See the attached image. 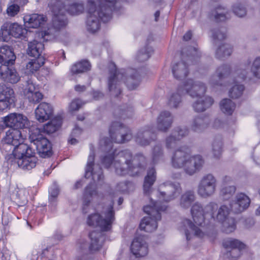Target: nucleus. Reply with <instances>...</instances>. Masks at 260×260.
Segmentation results:
<instances>
[{"label":"nucleus","mask_w":260,"mask_h":260,"mask_svg":"<svg viewBox=\"0 0 260 260\" xmlns=\"http://www.w3.org/2000/svg\"><path fill=\"white\" fill-rule=\"evenodd\" d=\"M10 32L11 36L16 38L23 39L25 38V35L27 33L26 29L23 28L22 26L17 23H11Z\"/></svg>","instance_id":"49530a36"},{"label":"nucleus","mask_w":260,"mask_h":260,"mask_svg":"<svg viewBox=\"0 0 260 260\" xmlns=\"http://www.w3.org/2000/svg\"><path fill=\"white\" fill-rule=\"evenodd\" d=\"M20 8L17 4H13L10 6L7 10L9 16H14L19 12Z\"/></svg>","instance_id":"774afa93"},{"label":"nucleus","mask_w":260,"mask_h":260,"mask_svg":"<svg viewBox=\"0 0 260 260\" xmlns=\"http://www.w3.org/2000/svg\"><path fill=\"white\" fill-rule=\"evenodd\" d=\"M223 246L226 248H231L230 255L233 258L236 259L240 256L241 250L244 248L245 244L239 240L232 238L225 239L223 242Z\"/></svg>","instance_id":"cd10ccee"},{"label":"nucleus","mask_w":260,"mask_h":260,"mask_svg":"<svg viewBox=\"0 0 260 260\" xmlns=\"http://www.w3.org/2000/svg\"><path fill=\"white\" fill-rule=\"evenodd\" d=\"M222 141L220 137H216L212 145V150L214 156L219 158L221 154Z\"/></svg>","instance_id":"5fc2aeb1"},{"label":"nucleus","mask_w":260,"mask_h":260,"mask_svg":"<svg viewBox=\"0 0 260 260\" xmlns=\"http://www.w3.org/2000/svg\"><path fill=\"white\" fill-rule=\"evenodd\" d=\"M67 24V19L64 13L53 15L52 18V27L47 30L41 31L39 36L46 41L55 39L60 29L64 28Z\"/></svg>","instance_id":"ddd939ff"},{"label":"nucleus","mask_w":260,"mask_h":260,"mask_svg":"<svg viewBox=\"0 0 260 260\" xmlns=\"http://www.w3.org/2000/svg\"><path fill=\"white\" fill-rule=\"evenodd\" d=\"M172 71L174 78L177 80L184 79L189 73L187 66L183 61H179L173 64Z\"/></svg>","instance_id":"f704fd0d"},{"label":"nucleus","mask_w":260,"mask_h":260,"mask_svg":"<svg viewBox=\"0 0 260 260\" xmlns=\"http://www.w3.org/2000/svg\"><path fill=\"white\" fill-rule=\"evenodd\" d=\"M134 113V110L132 106H126L122 109L118 108L115 110V114L122 119L132 117Z\"/></svg>","instance_id":"864d4df0"},{"label":"nucleus","mask_w":260,"mask_h":260,"mask_svg":"<svg viewBox=\"0 0 260 260\" xmlns=\"http://www.w3.org/2000/svg\"><path fill=\"white\" fill-rule=\"evenodd\" d=\"M184 90L182 85L177 88L176 91L171 93L168 97L167 104L170 109H177L182 102V91Z\"/></svg>","instance_id":"2f4dec72"},{"label":"nucleus","mask_w":260,"mask_h":260,"mask_svg":"<svg viewBox=\"0 0 260 260\" xmlns=\"http://www.w3.org/2000/svg\"><path fill=\"white\" fill-rule=\"evenodd\" d=\"M61 124V117L60 116H56L50 121L44 125L43 131L48 134H52L59 128Z\"/></svg>","instance_id":"79ce46f5"},{"label":"nucleus","mask_w":260,"mask_h":260,"mask_svg":"<svg viewBox=\"0 0 260 260\" xmlns=\"http://www.w3.org/2000/svg\"><path fill=\"white\" fill-rule=\"evenodd\" d=\"M15 94L12 88L5 84L0 86V111H3L14 104Z\"/></svg>","instance_id":"aec40b11"},{"label":"nucleus","mask_w":260,"mask_h":260,"mask_svg":"<svg viewBox=\"0 0 260 260\" xmlns=\"http://www.w3.org/2000/svg\"><path fill=\"white\" fill-rule=\"evenodd\" d=\"M113 206L114 201L111 200L103 207L102 215L98 213L90 215L87 218V224L89 226H99L102 231H109L115 220Z\"/></svg>","instance_id":"39448f33"},{"label":"nucleus","mask_w":260,"mask_h":260,"mask_svg":"<svg viewBox=\"0 0 260 260\" xmlns=\"http://www.w3.org/2000/svg\"><path fill=\"white\" fill-rule=\"evenodd\" d=\"M233 48L232 46L228 44L220 46L216 51V57L219 59L228 57L232 54Z\"/></svg>","instance_id":"3c124183"},{"label":"nucleus","mask_w":260,"mask_h":260,"mask_svg":"<svg viewBox=\"0 0 260 260\" xmlns=\"http://www.w3.org/2000/svg\"><path fill=\"white\" fill-rule=\"evenodd\" d=\"M44 57L35 58L29 61L26 65L27 72L34 73L37 71L45 63Z\"/></svg>","instance_id":"37998d69"},{"label":"nucleus","mask_w":260,"mask_h":260,"mask_svg":"<svg viewBox=\"0 0 260 260\" xmlns=\"http://www.w3.org/2000/svg\"><path fill=\"white\" fill-rule=\"evenodd\" d=\"M91 65L88 61L83 60L73 64L71 69L72 74H78L89 71Z\"/></svg>","instance_id":"c03bdc74"},{"label":"nucleus","mask_w":260,"mask_h":260,"mask_svg":"<svg viewBox=\"0 0 260 260\" xmlns=\"http://www.w3.org/2000/svg\"><path fill=\"white\" fill-rule=\"evenodd\" d=\"M94 154L91 148L85 169V177L88 178L91 176L94 182H99L103 180L104 176L102 168L98 165L94 166Z\"/></svg>","instance_id":"a211bd4d"},{"label":"nucleus","mask_w":260,"mask_h":260,"mask_svg":"<svg viewBox=\"0 0 260 260\" xmlns=\"http://www.w3.org/2000/svg\"><path fill=\"white\" fill-rule=\"evenodd\" d=\"M211 119L209 116L202 115L193 118L190 124V129L194 132L200 133L210 125Z\"/></svg>","instance_id":"393cba45"},{"label":"nucleus","mask_w":260,"mask_h":260,"mask_svg":"<svg viewBox=\"0 0 260 260\" xmlns=\"http://www.w3.org/2000/svg\"><path fill=\"white\" fill-rule=\"evenodd\" d=\"M46 20V17L38 14L26 15L24 17V20L28 23L29 27L32 28H38L42 26Z\"/></svg>","instance_id":"4c0bfd02"},{"label":"nucleus","mask_w":260,"mask_h":260,"mask_svg":"<svg viewBox=\"0 0 260 260\" xmlns=\"http://www.w3.org/2000/svg\"><path fill=\"white\" fill-rule=\"evenodd\" d=\"M44 49V44L36 40L28 43V48L27 49V54L35 58L43 57L42 55Z\"/></svg>","instance_id":"e433bc0d"},{"label":"nucleus","mask_w":260,"mask_h":260,"mask_svg":"<svg viewBox=\"0 0 260 260\" xmlns=\"http://www.w3.org/2000/svg\"><path fill=\"white\" fill-rule=\"evenodd\" d=\"M182 191L181 185L177 182L167 181L160 184L157 190L153 191L151 196H156L157 199L150 198L151 203L160 207L162 205L161 202H169L176 199Z\"/></svg>","instance_id":"20e7f679"},{"label":"nucleus","mask_w":260,"mask_h":260,"mask_svg":"<svg viewBox=\"0 0 260 260\" xmlns=\"http://www.w3.org/2000/svg\"><path fill=\"white\" fill-rule=\"evenodd\" d=\"M48 6L53 15L64 13L66 11V5L61 0H51Z\"/></svg>","instance_id":"a18cd8bd"},{"label":"nucleus","mask_w":260,"mask_h":260,"mask_svg":"<svg viewBox=\"0 0 260 260\" xmlns=\"http://www.w3.org/2000/svg\"><path fill=\"white\" fill-rule=\"evenodd\" d=\"M110 137L105 138L100 142L104 145L102 149L109 153L102 159V162L107 168L113 165L116 173L118 175L129 174L136 176L143 172L146 166V158L142 154H138L134 158L128 150H123L117 153L112 151V142L123 143L133 138L132 131L119 122H112L109 129Z\"/></svg>","instance_id":"f257e3e1"},{"label":"nucleus","mask_w":260,"mask_h":260,"mask_svg":"<svg viewBox=\"0 0 260 260\" xmlns=\"http://www.w3.org/2000/svg\"><path fill=\"white\" fill-rule=\"evenodd\" d=\"M211 31L215 43L224 40L226 37V29L225 27L215 28L211 29Z\"/></svg>","instance_id":"8fccbe9b"},{"label":"nucleus","mask_w":260,"mask_h":260,"mask_svg":"<svg viewBox=\"0 0 260 260\" xmlns=\"http://www.w3.org/2000/svg\"><path fill=\"white\" fill-rule=\"evenodd\" d=\"M184 90L182 93H187L192 98L200 97L206 91V85L202 82L188 79L182 86Z\"/></svg>","instance_id":"dca6fc26"},{"label":"nucleus","mask_w":260,"mask_h":260,"mask_svg":"<svg viewBox=\"0 0 260 260\" xmlns=\"http://www.w3.org/2000/svg\"><path fill=\"white\" fill-rule=\"evenodd\" d=\"M84 9V7L82 3H74L66 8V11L71 15H76L82 13Z\"/></svg>","instance_id":"052dcab7"},{"label":"nucleus","mask_w":260,"mask_h":260,"mask_svg":"<svg viewBox=\"0 0 260 260\" xmlns=\"http://www.w3.org/2000/svg\"><path fill=\"white\" fill-rule=\"evenodd\" d=\"M21 137V132L15 129H9L6 133V135L0 143V149L3 153L6 155V158L8 160L13 159V154L15 151V146L17 145L18 140Z\"/></svg>","instance_id":"9d476101"},{"label":"nucleus","mask_w":260,"mask_h":260,"mask_svg":"<svg viewBox=\"0 0 260 260\" xmlns=\"http://www.w3.org/2000/svg\"><path fill=\"white\" fill-rule=\"evenodd\" d=\"M108 89L111 95L117 97L121 93L120 84L123 82L130 90L136 89L140 84L141 78L138 71L134 69H122L117 71L114 63L110 64Z\"/></svg>","instance_id":"f03ea898"},{"label":"nucleus","mask_w":260,"mask_h":260,"mask_svg":"<svg viewBox=\"0 0 260 260\" xmlns=\"http://www.w3.org/2000/svg\"><path fill=\"white\" fill-rule=\"evenodd\" d=\"M152 52V47L146 45L139 51L137 55V59L140 62L145 61L149 59Z\"/></svg>","instance_id":"603ef678"},{"label":"nucleus","mask_w":260,"mask_h":260,"mask_svg":"<svg viewBox=\"0 0 260 260\" xmlns=\"http://www.w3.org/2000/svg\"><path fill=\"white\" fill-rule=\"evenodd\" d=\"M192 104V108L196 112H203L210 108L214 103L213 99L209 96L198 97Z\"/></svg>","instance_id":"7c9ffc66"},{"label":"nucleus","mask_w":260,"mask_h":260,"mask_svg":"<svg viewBox=\"0 0 260 260\" xmlns=\"http://www.w3.org/2000/svg\"><path fill=\"white\" fill-rule=\"evenodd\" d=\"M156 171L154 167L149 168L147 174L145 177L143 185L144 192L145 194L149 193L152 186L156 180Z\"/></svg>","instance_id":"a19ab883"},{"label":"nucleus","mask_w":260,"mask_h":260,"mask_svg":"<svg viewBox=\"0 0 260 260\" xmlns=\"http://www.w3.org/2000/svg\"><path fill=\"white\" fill-rule=\"evenodd\" d=\"M166 209L165 205L160 207L151 205L144 207V211L148 215V216L144 217L140 224V228L146 232H152L157 227V221L161 219V211H164Z\"/></svg>","instance_id":"6e6552de"},{"label":"nucleus","mask_w":260,"mask_h":260,"mask_svg":"<svg viewBox=\"0 0 260 260\" xmlns=\"http://www.w3.org/2000/svg\"><path fill=\"white\" fill-rule=\"evenodd\" d=\"M11 196L19 204H22L27 202V191L23 188H15Z\"/></svg>","instance_id":"de8ad7c7"},{"label":"nucleus","mask_w":260,"mask_h":260,"mask_svg":"<svg viewBox=\"0 0 260 260\" xmlns=\"http://www.w3.org/2000/svg\"><path fill=\"white\" fill-rule=\"evenodd\" d=\"M231 72V68L229 64H223L219 67L216 70L217 75L211 77L210 83L212 85H219L220 80L229 75Z\"/></svg>","instance_id":"473e14b6"},{"label":"nucleus","mask_w":260,"mask_h":260,"mask_svg":"<svg viewBox=\"0 0 260 260\" xmlns=\"http://www.w3.org/2000/svg\"><path fill=\"white\" fill-rule=\"evenodd\" d=\"M83 104L84 103L80 99H75L70 103L69 110L71 112L78 111Z\"/></svg>","instance_id":"338daca9"},{"label":"nucleus","mask_w":260,"mask_h":260,"mask_svg":"<svg viewBox=\"0 0 260 260\" xmlns=\"http://www.w3.org/2000/svg\"><path fill=\"white\" fill-rule=\"evenodd\" d=\"M30 141L36 147L39 156L47 158L52 154L50 142L41 133L39 129L36 128L31 131L29 136Z\"/></svg>","instance_id":"1a4fd4ad"},{"label":"nucleus","mask_w":260,"mask_h":260,"mask_svg":"<svg viewBox=\"0 0 260 260\" xmlns=\"http://www.w3.org/2000/svg\"><path fill=\"white\" fill-rule=\"evenodd\" d=\"M59 192V189L58 185L54 183L51 187L49 198V202L52 206L55 205Z\"/></svg>","instance_id":"69168bd1"},{"label":"nucleus","mask_w":260,"mask_h":260,"mask_svg":"<svg viewBox=\"0 0 260 260\" xmlns=\"http://www.w3.org/2000/svg\"><path fill=\"white\" fill-rule=\"evenodd\" d=\"M174 117L169 111H161L157 118V128L162 132H167L171 127Z\"/></svg>","instance_id":"b1692460"},{"label":"nucleus","mask_w":260,"mask_h":260,"mask_svg":"<svg viewBox=\"0 0 260 260\" xmlns=\"http://www.w3.org/2000/svg\"><path fill=\"white\" fill-rule=\"evenodd\" d=\"M230 209L228 206L222 205L219 207L218 206L217 210L214 212L213 217H210L211 219H216L221 222L223 225V231L227 233H231L236 229V223L234 218L229 216L230 212Z\"/></svg>","instance_id":"f8f14e48"},{"label":"nucleus","mask_w":260,"mask_h":260,"mask_svg":"<svg viewBox=\"0 0 260 260\" xmlns=\"http://www.w3.org/2000/svg\"><path fill=\"white\" fill-rule=\"evenodd\" d=\"M179 230L185 235L187 240H189L193 236L199 238H203L205 236V233L188 219L182 221Z\"/></svg>","instance_id":"6ab92c4d"},{"label":"nucleus","mask_w":260,"mask_h":260,"mask_svg":"<svg viewBox=\"0 0 260 260\" xmlns=\"http://www.w3.org/2000/svg\"><path fill=\"white\" fill-rule=\"evenodd\" d=\"M195 193L192 190L185 191L181 196L179 205L184 209L189 208L196 200Z\"/></svg>","instance_id":"ea45409f"},{"label":"nucleus","mask_w":260,"mask_h":260,"mask_svg":"<svg viewBox=\"0 0 260 260\" xmlns=\"http://www.w3.org/2000/svg\"><path fill=\"white\" fill-rule=\"evenodd\" d=\"M151 126H145L139 129L134 136V140L138 145L145 147L155 141L156 136Z\"/></svg>","instance_id":"f3484780"},{"label":"nucleus","mask_w":260,"mask_h":260,"mask_svg":"<svg viewBox=\"0 0 260 260\" xmlns=\"http://www.w3.org/2000/svg\"><path fill=\"white\" fill-rule=\"evenodd\" d=\"M221 110L228 115H231L236 108V104L229 99H224L220 103Z\"/></svg>","instance_id":"09e8293b"},{"label":"nucleus","mask_w":260,"mask_h":260,"mask_svg":"<svg viewBox=\"0 0 260 260\" xmlns=\"http://www.w3.org/2000/svg\"><path fill=\"white\" fill-rule=\"evenodd\" d=\"M212 15L217 21H222L226 20L228 18L227 15L228 13L225 9L221 7H219L213 12Z\"/></svg>","instance_id":"13d9d810"},{"label":"nucleus","mask_w":260,"mask_h":260,"mask_svg":"<svg viewBox=\"0 0 260 260\" xmlns=\"http://www.w3.org/2000/svg\"><path fill=\"white\" fill-rule=\"evenodd\" d=\"M23 93L28 102L34 104L39 103L43 96L42 93L36 89L34 84L30 81H27V85L24 89Z\"/></svg>","instance_id":"c85d7f7f"},{"label":"nucleus","mask_w":260,"mask_h":260,"mask_svg":"<svg viewBox=\"0 0 260 260\" xmlns=\"http://www.w3.org/2000/svg\"><path fill=\"white\" fill-rule=\"evenodd\" d=\"M11 64H2L0 66V79L12 84L16 83L20 77Z\"/></svg>","instance_id":"4be33fe9"},{"label":"nucleus","mask_w":260,"mask_h":260,"mask_svg":"<svg viewBox=\"0 0 260 260\" xmlns=\"http://www.w3.org/2000/svg\"><path fill=\"white\" fill-rule=\"evenodd\" d=\"M16 56L10 47L5 45L0 48V63L13 64Z\"/></svg>","instance_id":"72a5a7b5"},{"label":"nucleus","mask_w":260,"mask_h":260,"mask_svg":"<svg viewBox=\"0 0 260 260\" xmlns=\"http://www.w3.org/2000/svg\"><path fill=\"white\" fill-rule=\"evenodd\" d=\"M164 157L163 150L159 145H155L153 149L152 161L154 164H157L162 160Z\"/></svg>","instance_id":"680f3d73"},{"label":"nucleus","mask_w":260,"mask_h":260,"mask_svg":"<svg viewBox=\"0 0 260 260\" xmlns=\"http://www.w3.org/2000/svg\"><path fill=\"white\" fill-rule=\"evenodd\" d=\"M89 237L91 239L90 245L83 240L78 243L79 255L77 256L76 260H87V255L99 250L102 246L105 239L101 232L95 231L89 234Z\"/></svg>","instance_id":"0eeeda50"},{"label":"nucleus","mask_w":260,"mask_h":260,"mask_svg":"<svg viewBox=\"0 0 260 260\" xmlns=\"http://www.w3.org/2000/svg\"><path fill=\"white\" fill-rule=\"evenodd\" d=\"M132 252L136 257L144 256L148 253V245L143 236L136 237L131 247Z\"/></svg>","instance_id":"a878e982"},{"label":"nucleus","mask_w":260,"mask_h":260,"mask_svg":"<svg viewBox=\"0 0 260 260\" xmlns=\"http://www.w3.org/2000/svg\"><path fill=\"white\" fill-rule=\"evenodd\" d=\"M190 149L187 146H181L176 148L171 157V164L174 168H183L184 172L192 176L203 168L205 160L199 154L190 156Z\"/></svg>","instance_id":"7ed1b4c3"},{"label":"nucleus","mask_w":260,"mask_h":260,"mask_svg":"<svg viewBox=\"0 0 260 260\" xmlns=\"http://www.w3.org/2000/svg\"><path fill=\"white\" fill-rule=\"evenodd\" d=\"M232 10L234 13L239 17H244L246 15V5L242 3H236L233 6Z\"/></svg>","instance_id":"4d7b16f0"},{"label":"nucleus","mask_w":260,"mask_h":260,"mask_svg":"<svg viewBox=\"0 0 260 260\" xmlns=\"http://www.w3.org/2000/svg\"><path fill=\"white\" fill-rule=\"evenodd\" d=\"M37 161V158L34 155V154L25 155L16 161L20 168L28 170L35 167Z\"/></svg>","instance_id":"58836bf2"},{"label":"nucleus","mask_w":260,"mask_h":260,"mask_svg":"<svg viewBox=\"0 0 260 260\" xmlns=\"http://www.w3.org/2000/svg\"><path fill=\"white\" fill-rule=\"evenodd\" d=\"M235 72L242 79L248 77L250 73L254 78L260 79V56L255 57L252 61L247 60Z\"/></svg>","instance_id":"4468645a"},{"label":"nucleus","mask_w":260,"mask_h":260,"mask_svg":"<svg viewBox=\"0 0 260 260\" xmlns=\"http://www.w3.org/2000/svg\"><path fill=\"white\" fill-rule=\"evenodd\" d=\"M134 188L133 183L129 181L120 182L116 186V190L123 193L128 192Z\"/></svg>","instance_id":"e2e57ef3"},{"label":"nucleus","mask_w":260,"mask_h":260,"mask_svg":"<svg viewBox=\"0 0 260 260\" xmlns=\"http://www.w3.org/2000/svg\"><path fill=\"white\" fill-rule=\"evenodd\" d=\"M188 129L185 127H177L174 128L171 133L166 137L165 140L166 147L167 149L174 148L177 142L188 135Z\"/></svg>","instance_id":"5701e85b"},{"label":"nucleus","mask_w":260,"mask_h":260,"mask_svg":"<svg viewBox=\"0 0 260 260\" xmlns=\"http://www.w3.org/2000/svg\"><path fill=\"white\" fill-rule=\"evenodd\" d=\"M4 122L11 129L20 131L28 125V120L26 116L21 113H12L4 118Z\"/></svg>","instance_id":"2eb2a0df"},{"label":"nucleus","mask_w":260,"mask_h":260,"mask_svg":"<svg viewBox=\"0 0 260 260\" xmlns=\"http://www.w3.org/2000/svg\"><path fill=\"white\" fill-rule=\"evenodd\" d=\"M250 203V200L247 196L243 193H238L230 202L231 210L236 214L240 213L249 207Z\"/></svg>","instance_id":"412c9836"},{"label":"nucleus","mask_w":260,"mask_h":260,"mask_svg":"<svg viewBox=\"0 0 260 260\" xmlns=\"http://www.w3.org/2000/svg\"><path fill=\"white\" fill-rule=\"evenodd\" d=\"M218 209V204L214 202H209L205 206L199 202L194 203L190 209L191 215L197 225L204 226L209 224V219L213 217L214 212Z\"/></svg>","instance_id":"423d86ee"},{"label":"nucleus","mask_w":260,"mask_h":260,"mask_svg":"<svg viewBox=\"0 0 260 260\" xmlns=\"http://www.w3.org/2000/svg\"><path fill=\"white\" fill-rule=\"evenodd\" d=\"M53 114V108L48 103H40L35 110V116L40 122H44L48 120Z\"/></svg>","instance_id":"bb28decb"},{"label":"nucleus","mask_w":260,"mask_h":260,"mask_svg":"<svg viewBox=\"0 0 260 260\" xmlns=\"http://www.w3.org/2000/svg\"><path fill=\"white\" fill-rule=\"evenodd\" d=\"M244 90V86L241 84H236L229 90V96L233 99H238L240 97Z\"/></svg>","instance_id":"bf43d9fd"},{"label":"nucleus","mask_w":260,"mask_h":260,"mask_svg":"<svg viewBox=\"0 0 260 260\" xmlns=\"http://www.w3.org/2000/svg\"><path fill=\"white\" fill-rule=\"evenodd\" d=\"M217 180L212 174L204 175L197 186V193L201 198L207 199L212 197L216 192Z\"/></svg>","instance_id":"9b49d317"},{"label":"nucleus","mask_w":260,"mask_h":260,"mask_svg":"<svg viewBox=\"0 0 260 260\" xmlns=\"http://www.w3.org/2000/svg\"><path fill=\"white\" fill-rule=\"evenodd\" d=\"M98 194L96 187L94 183H90L87 185L84 190L83 195V212L87 213L86 208L89 206L91 198Z\"/></svg>","instance_id":"c9c22d12"},{"label":"nucleus","mask_w":260,"mask_h":260,"mask_svg":"<svg viewBox=\"0 0 260 260\" xmlns=\"http://www.w3.org/2000/svg\"><path fill=\"white\" fill-rule=\"evenodd\" d=\"M22 136L18 140V144L15 146V151L13 154H11V156H13V159H15V161L19 158H22L27 155H31L34 154L31 148L27 144L22 142Z\"/></svg>","instance_id":"c756f323"},{"label":"nucleus","mask_w":260,"mask_h":260,"mask_svg":"<svg viewBox=\"0 0 260 260\" xmlns=\"http://www.w3.org/2000/svg\"><path fill=\"white\" fill-rule=\"evenodd\" d=\"M236 188L234 185L223 187L220 191V196L223 200L230 199L235 193Z\"/></svg>","instance_id":"6e6d98bb"},{"label":"nucleus","mask_w":260,"mask_h":260,"mask_svg":"<svg viewBox=\"0 0 260 260\" xmlns=\"http://www.w3.org/2000/svg\"><path fill=\"white\" fill-rule=\"evenodd\" d=\"M10 30V24H5L2 26L0 31V38L3 41L7 42L10 39L11 32Z\"/></svg>","instance_id":"0e129e2a"}]
</instances>
